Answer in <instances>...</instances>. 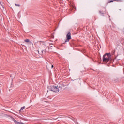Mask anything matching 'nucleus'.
<instances>
[{
  "instance_id": "nucleus-1",
  "label": "nucleus",
  "mask_w": 124,
  "mask_h": 124,
  "mask_svg": "<svg viewBox=\"0 0 124 124\" xmlns=\"http://www.w3.org/2000/svg\"><path fill=\"white\" fill-rule=\"evenodd\" d=\"M111 59V55H110V53H106L103 56V61L104 62H108L110 61Z\"/></svg>"
},
{
  "instance_id": "nucleus-2",
  "label": "nucleus",
  "mask_w": 124,
  "mask_h": 124,
  "mask_svg": "<svg viewBox=\"0 0 124 124\" xmlns=\"http://www.w3.org/2000/svg\"><path fill=\"white\" fill-rule=\"evenodd\" d=\"M48 89L50 91H52V92H55V93H59V88L55 86H48Z\"/></svg>"
},
{
  "instance_id": "nucleus-3",
  "label": "nucleus",
  "mask_w": 124,
  "mask_h": 124,
  "mask_svg": "<svg viewBox=\"0 0 124 124\" xmlns=\"http://www.w3.org/2000/svg\"><path fill=\"white\" fill-rule=\"evenodd\" d=\"M46 49H47V46H46V45H43L42 46V49L40 50V51L42 52V53H39L40 51H38L39 54H40V55H42V54H45V52H46Z\"/></svg>"
},
{
  "instance_id": "nucleus-4",
  "label": "nucleus",
  "mask_w": 124,
  "mask_h": 124,
  "mask_svg": "<svg viewBox=\"0 0 124 124\" xmlns=\"http://www.w3.org/2000/svg\"><path fill=\"white\" fill-rule=\"evenodd\" d=\"M66 39L65 40V42H69V40L71 39V33L69 32L66 35Z\"/></svg>"
},
{
  "instance_id": "nucleus-5",
  "label": "nucleus",
  "mask_w": 124,
  "mask_h": 124,
  "mask_svg": "<svg viewBox=\"0 0 124 124\" xmlns=\"http://www.w3.org/2000/svg\"><path fill=\"white\" fill-rule=\"evenodd\" d=\"M12 120L16 124H25V123H23V122H19L17 121V120H16V119H15L13 118H12Z\"/></svg>"
},
{
  "instance_id": "nucleus-6",
  "label": "nucleus",
  "mask_w": 124,
  "mask_h": 124,
  "mask_svg": "<svg viewBox=\"0 0 124 124\" xmlns=\"http://www.w3.org/2000/svg\"><path fill=\"white\" fill-rule=\"evenodd\" d=\"M112 1H110V2H113V1H122L123 0H112Z\"/></svg>"
},
{
  "instance_id": "nucleus-7",
  "label": "nucleus",
  "mask_w": 124,
  "mask_h": 124,
  "mask_svg": "<svg viewBox=\"0 0 124 124\" xmlns=\"http://www.w3.org/2000/svg\"><path fill=\"white\" fill-rule=\"evenodd\" d=\"M25 108L26 107L25 106L21 107L20 110H19V112H21V111H23V110H24V109H25Z\"/></svg>"
},
{
  "instance_id": "nucleus-8",
  "label": "nucleus",
  "mask_w": 124,
  "mask_h": 124,
  "mask_svg": "<svg viewBox=\"0 0 124 124\" xmlns=\"http://www.w3.org/2000/svg\"><path fill=\"white\" fill-rule=\"evenodd\" d=\"M25 42H29L30 41V39H26L24 40Z\"/></svg>"
},
{
  "instance_id": "nucleus-9",
  "label": "nucleus",
  "mask_w": 124,
  "mask_h": 124,
  "mask_svg": "<svg viewBox=\"0 0 124 124\" xmlns=\"http://www.w3.org/2000/svg\"><path fill=\"white\" fill-rule=\"evenodd\" d=\"M15 5H16V6H18V7H20V4H15Z\"/></svg>"
},
{
  "instance_id": "nucleus-10",
  "label": "nucleus",
  "mask_w": 124,
  "mask_h": 124,
  "mask_svg": "<svg viewBox=\"0 0 124 124\" xmlns=\"http://www.w3.org/2000/svg\"><path fill=\"white\" fill-rule=\"evenodd\" d=\"M99 13H100L101 14H103V13L101 12V11H99Z\"/></svg>"
},
{
  "instance_id": "nucleus-11",
  "label": "nucleus",
  "mask_w": 124,
  "mask_h": 124,
  "mask_svg": "<svg viewBox=\"0 0 124 124\" xmlns=\"http://www.w3.org/2000/svg\"><path fill=\"white\" fill-rule=\"evenodd\" d=\"M54 68V65H52L51 68Z\"/></svg>"
},
{
  "instance_id": "nucleus-12",
  "label": "nucleus",
  "mask_w": 124,
  "mask_h": 124,
  "mask_svg": "<svg viewBox=\"0 0 124 124\" xmlns=\"http://www.w3.org/2000/svg\"><path fill=\"white\" fill-rule=\"evenodd\" d=\"M115 52H116V51L114 50V51H113V54H115Z\"/></svg>"
},
{
  "instance_id": "nucleus-13",
  "label": "nucleus",
  "mask_w": 124,
  "mask_h": 124,
  "mask_svg": "<svg viewBox=\"0 0 124 124\" xmlns=\"http://www.w3.org/2000/svg\"><path fill=\"white\" fill-rule=\"evenodd\" d=\"M104 10H105V8H104Z\"/></svg>"
}]
</instances>
